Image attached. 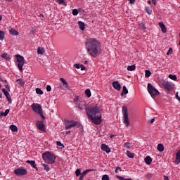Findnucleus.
Instances as JSON below:
<instances>
[{
	"label": "nucleus",
	"mask_w": 180,
	"mask_h": 180,
	"mask_svg": "<svg viewBox=\"0 0 180 180\" xmlns=\"http://www.w3.org/2000/svg\"><path fill=\"white\" fill-rule=\"evenodd\" d=\"M86 48L89 55L96 58L102 51V45L101 41L95 38H89L86 40Z\"/></svg>",
	"instance_id": "obj_1"
},
{
	"label": "nucleus",
	"mask_w": 180,
	"mask_h": 180,
	"mask_svg": "<svg viewBox=\"0 0 180 180\" xmlns=\"http://www.w3.org/2000/svg\"><path fill=\"white\" fill-rule=\"evenodd\" d=\"M76 105L80 110L86 109V113H102V112H103L98 105H91L86 108L85 101H81L80 103H76Z\"/></svg>",
	"instance_id": "obj_2"
},
{
	"label": "nucleus",
	"mask_w": 180,
	"mask_h": 180,
	"mask_svg": "<svg viewBox=\"0 0 180 180\" xmlns=\"http://www.w3.org/2000/svg\"><path fill=\"white\" fill-rule=\"evenodd\" d=\"M64 123L65 126V130H70V129H72V127H76V126H77V127L81 130H84V126L78 121L66 119L64 120Z\"/></svg>",
	"instance_id": "obj_3"
},
{
	"label": "nucleus",
	"mask_w": 180,
	"mask_h": 180,
	"mask_svg": "<svg viewBox=\"0 0 180 180\" xmlns=\"http://www.w3.org/2000/svg\"><path fill=\"white\" fill-rule=\"evenodd\" d=\"M87 116L94 124L99 125L102 123V115L99 113H87Z\"/></svg>",
	"instance_id": "obj_4"
},
{
	"label": "nucleus",
	"mask_w": 180,
	"mask_h": 180,
	"mask_svg": "<svg viewBox=\"0 0 180 180\" xmlns=\"http://www.w3.org/2000/svg\"><path fill=\"white\" fill-rule=\"evenodd\" d=\"M42 158L44 161L48 164H54L56 162V156L50 152L43 153Z\"/></svg>",
	"instance_id": "obj_5"
},
{
	"label": "nucleus",
	"mask_w": 180,
	"mask_h": 180,
	"mask_svg": "<svg viewBox=\"0 0 180 180\" xmlns=\"http://www.w3.org/2000/svg\"><path fill=\"white\" fill-rule=\"evenodd\" d=\"M18 70L20 72H23V65H25V58L19 54L15 55Z\"/></svg>",
	"instance_id": "obj_6"
},
{
	"label": "nucleus",
	"mask_w": 180,
	"mask_h": 180,
	"mask_svg": "<svg viewBox=\"0 0 180 180\" xmlns=\"http://www.w3.org/2000/svg\"><path fill=\"white\" fill-rule=\"evenodd\" d=\"M148 92L152 98L157 96V95H160V91H158V90H157L151 83L148 84Z\"/></svg>",
	"instance_id": "obj_7"
},
{
	"label": "nucleus",
	"mask_w": 180,
	"mask_h": 180,
	"mask_svg": "<svg viewBox=\"0 0 180 180\" xmlns=\"http://www.w3.org/2000/svg\"><path fill=\"white\" fill-rule=\"evenodd\" d=\"M162 85L163 86V89L166 92H169L170 91H172L175 88V84L171 82H167V81H163L162 82Z\"/></svg>",
	"instance_id": "obj_8"
},
{
	"label": "nucleus",
	"mask_w": 180,
	"mask_h": 180,
	"mask_svg": "<svg viewBox=\"0 0 180 180\" xmlns=\"http://www.w3.org/2000/svg\"><path fill=\"white\" fill-rule=\"evenodd\" d=\"M31 108L35 113H43V108H41V105L39 103L32 104Z\"/></svg>",
	"instance_id": "obj_9"
},
{
	"label": "nucleus",
	"mask_w": 180,
	"mask_h": 180,
	"mask_svg": "<svg viewBox=\"0 0 180 180\" xmlns=\"http://www.w3.org/2000/svg\"><path fill=\"white\" fill-rule=\"evenodd\" d=\"M14 174L18 176H22L23 175H26V174H27V171L23 167L18 168L14 170Z\"/></svg>",
	"instance_id": "obj_10"
},
{
	"label": "nucleus",
	"mask_w": 180,
	"mask_h": 180,
	"mask_svg": "<svg viewBox=\"0 0 180 180\" xmlns=\"http://www.w3.org/2000/svg\"><path fill=\"white\" fill-rule=\"evenodd\" d=\"M37 127H38L39 130L41 131H44L46 133L47 131L46 130V125L44 124V122L43 121H37L36 122Z\"/></svg>",
	"instance_id": "obj_11"
},
{
	"label": "nucleus",
	"mask_w": 180,
	"mask_h": 180,
	"mask_svg": "<svg viewBox=\"0 0 180 180\" xmlns=\"http://www.w3.org/2000/svg\"><path fill=\"white\" fill-rule=\"evenodd\" d=\"M123 123L125 127H129L130 126V120L129 119V114L124 113L123 115Z\"/></svg>",
	"instance_id": "obj_12"
},
{
	"label": "nucleus",
	"mask_w": 180,
	"mask_h": 180,
	"mask_svg": "<svg viewBox=\"0 0 180 180\" xmlns=\"http://www.w3.org/2000/svg\"><path fill=\"white\" fill-rule=\"evenodd\" d=\"M101 148L103 151L107 153V154L110 153V148H109V146L105 143L101 144Z\"/></svg>",
	"instance_id": "obj_13"
},
{
	"label": "nucleus",
	"mask_w": 180,
	"mask_h": 180,
	"mask_svg": "<svg viewBox=\"0 0 180 180\" xmlns=\"http://www.w3.org/2000/svg\"><path fill=\"white\" fill-rule=\"evenodd\" d=\"M112 86L114 89H116L117 91H120V89H122V85H120V84L117 81L112 82Z\"/></svg>",
	"instance_id": "obj_14"
},
{
	"label": "nucleus",
	"mask_w": 180,
	"mask_h": 180,
	"mask_svg": "<svg viewBox=\"0 0 180 180\" xmlns=\"http://www.w3.org/2000/svg\"><path fill=\"white\" fill-rule=\"evenodd\" d=\"M60 81L62 82L63 84V89H70V87L68 86V83L67 82V81L65 80L64 78L60 77Z\"/></svg>",
	"instance_id": "obj_15"
},
{
	"label": "nucleus",
	"mask_w": 180,
	"mask_h": 180,
	"mask_svg": "<svg viewBox=\"0 0 180 180\" xmlns=\"http://www.w3.org/2000/svg\"><path fill=\"white\" fill-rule=\"evenodd\" d=\"M2 91L6 97L7 101L11 103V94H9V92H8L6 89H3Z\"/></svg>",
	"instance_id": "obj_16"
},
{
	"label": "nucleus",
	"mask_w": 180,
	"mask_h": 180,
	"mask_svg": "<svg viewBox=\"0 0 180 180\" xmlns=\"http://www.w3.org/2000/svg\"><path fill=\"white\" fill-rule=\"evenodd\" d=\"M26 162L27 164H30L32 168H34V169H37V165L34 160H27Z\"/></svg>",
	"instance_id": "obj_17"
},
{
	"label": "nucleus",
	"mask_w": 180,
	"mask_h": 180,
	"mask_svg": "<svg viewBox=\"0 0 180 180\" xmlns=\"http://www.w3.org/2000/svg\"><path fill=\"white\" fill-rule=\"evenodd\" d=\"M159 26H160L162 33H167V27L164 25V22H159Z\"/></svg>",
	"instance_id": "obj_18"
},
{
	"label": "nucleus",
	"mask_w": 180,
	"mask_h": 180,
	"mask_svg": "<svg viewBox=\"0 0 180 180\" xmlns=\"http://www.w3.org/2000/svg\"><path fill=\"white\" fill-rule=\"evenodd\" d=\"M78 25H79L80 30H82V32H84V30H85V23H84L82 21H79Z\"/></svg>",
	"instance_id": "obj_19"
},
{
	"label": "nucleus",
	"mask_w": 180,
	"mask_h": 180,
	"mask_svg": "<svg viewBox=\"0 0 180 180\" xmlns=\"http://www.w3.org/2000/svg\"><path fill=\"white\" fill-rule=\"evenodd\" d=\"M129 94V90H127V88L126 86H123L122 87V92L121 93V96H124V95H127Z\"/></svg>",
	"instance_id": "obj_20"
},
{
	"label": "nucleus",
	"mask_w": 180,
	"mask_h": 180,
	"mask_svg": "<svg viewBox=\"0 0 180 180\" xmlns=\"http://www.w3.org/2000/svg\"><path fill=\"white\" fill-rule=\"evenodd\" d=\"M145 162L146 164H147V165H150V164L153 162V159L151 158V157L147 156L146 158H145Z\"/></svg>",
	"instance_id": "obj_21"
},
{
	"label": "nucleus",
	"mask_w": 180,
	"mask_h": 180,
	"mask_svg": "<svg viewBox=\"0 0 180 180\" xmlns=\"http://www.w3.org/2000/svg\"><path fill=\"white\" fill-rule=\"evenodd\" d=\"M176 162H177V164H180V149L176 153Z\"/></svg>",
	"instance_id": "obj_22"
},
{
	"label": "nucleus",
	"mask_w": 180,
	"mask_h": 180,
	"mask_svg": "<svg viewBox=\"0 0 180 180\" xmlns=\"http://www.w3.org/2000/svg\"><path fill=\"white\" fill-rule=\"evenodd\" d=\"M9 33L11 34V36H18V34H19V32L14 29H11Z\"/></svg>",
	"instance_id": "obj_23"
},
{
	"label": "nucleus",
	"mask_w": 180,
	"mask_h": 180,
	"mask_svg": "<svg viewBox=\"0 0 180 180\" xmlns=\"http://www.w3.org/2000/svg\"><path fill=\"white\" fill-rule=\"evenodd\" d=\"M157 149L158 151H160V153H162V151H164V145L162 143H159L158 145Z\"/></svg>",
	"instance_id": "obj_24"
},
{
	"label": "nucleus",
	"mask_w": 180,
	"mask_h": 180,
	"mask_svg": "<svg viewBox=\"0 0 180 180\" xmlns=\"http://www.w3.org/2000/svg\"><path fill=\"white\" fill-rule=\"evenodd\" d=\"M126 155H127V157H129V158H134V153H133L129 150H127Z\"/></svg>",
	"instance_id": "obj_25"
},
{
	"label": "nucleus",
	"mask_w": 180,
	"mask_h": 180,
	"mask_svg": "<svg viewBox=\"0 0 180 180\" xmlns=\"http://www.w3.org/2000/svg\"><path fill=\"white\" fill-rule=\"evenodd\" d=\"M16 82H18V85H20V86H23V85H25V81L22 80L21 79H18L16 80Z\"/></svg>",
	"instance_id": "obj_26"
},
{
	"label": "nucleus",
	"mask_w": 180,
	"mask_h": 180,
	"mask_svg": "<svg viewBox=\"0 0 180 180\" xmlns=\"http://www.w3.org/2000/svg\"><path fill=\"white\" fill-rule=\"evenodd\" d=\"M85 94L86 95L87 98H91V96H92V94L91 93V90L89 89H86L85 90Z\"/></svg>",
	"instance_id": "obj_27"
},
{
	"label": "nucleus",
	"mask_w": 180,
	"mask_h": 180,
	"mask_svg": "<svg viewBox=\"0 0 180 180\" xmlns=\"http://www.w3.org/2000/svg\"><path fill=\"white\" fill-rule=\"evenodd\" d=\"M10 129L11 131H18V127H16L15 124H12L10 126Z\"/></svg>",
	"instance_id": "obj_28"
},
{
	"label": "nucleus",
	"mask_w": 180,
	"mask_h": 180,
	"mask_svg": "<svg viewBox=\"0 0 180 180\" xmlns=\"http://www.w3.org/2000/svg\"><path fill=\"white\" fill-rule=\"evenodd\" d=\"M127 70H128V71H134V70H136V65H129Z\"/></svg>",
	"instance_id": "obj_29"
},
{
	"label": "nucleus",
	"mask_w": 180,
	"mask_h": 180,
	"mask_svg": "<svg viewBox=\"0 0 180 180\" xmlns=\"http://www.w3.org/2000/svg\"><path fill=\"white\" fill-rule=\"evenodd\" d=\"M37 53H38L39 54H41V55L44 54V49H43V48H41V47H39V48L37 49Z\"/></svg>",
	"instance_id": "obj_30"
},
{
	"label": "nucleus",
	"mask_w": 180,
	"mask_h": 180,
	"mask_svg": "<svg viewBox=\"0 0 180 180\" xmlns=\"http://www.w3.org/2000/svg\"><path fill=\"white\" fill-rule=\"evenodd\" d=\"M169 78L170 79H172L173 81H176V79H178V77L175 75H169Z\"/></svg>",
	"instance_id": "obj_31"
},
{
	"label": "nucleus",
	"mask_w": 180,
	"mask_h": 180,
	"mask_svg": "<svg viewBox=\"0 0 180 180\" xmlns=\"http://www.w3.org/2000/svg\"><path fill=\"white\" fill-rule=\"evenodd\" d=\"M44 171H46V172H49V171H50V167H49L46 164H43L42 165Z\"/></svg>",
	"instance_id": "obj_32"
},
{
	"label": "nucleus",
	"mask_w": 180,
	"mask_h": 180,
	"mask_svg": "<svg viewBox=\"0 0 180 180\" xmlns=\"http://www.w3.org/2000/svg\"><path fill=\"white\" fill-rule=\"evenodd\" d=\"M150 75H151V71L146 70L145 71V77H146V78H149Z\"/></svg>",
	"instance_id": "obj_33"
},
{
	"label": "nucleus",
	"mask_w": 180,
	"mask_h": 180,
	"mask_svg": "<svg viewBox=\"0 0 180 180\" xmlns=\"http://www.w3.org/2000/svg\"><path fill=\"white\" fill-rule=\"evenodd\" d=\"M5 39V32L0 30V40H4Z\"/></svg>",
	"instance_id": "obj_34"
},
{
	"label": "nucleus",
	"mask_w": 180,
	"mask_h": 180,
	"mask_svg": "<svg viewBox=\"0 0 180 180\" xmlns=\"http://www.w3.org/2000/svg\"><path fill=\"white\" fill-rule=\"evenodd\" d=\"M139 29L146 31V25H144V23L141 22V24H139Z\"/></svg>",
	"instance_id": "obj_35"
},
{
	"label": "nucleus",
	"mask_w": 180,
	"mask_h": 180,
	"mask_svg": "<svg viewBox=\"0 0 180 180\" xmlns=\"http://www.w3.org/2000/svg\"><path fill=\"white\" fill-rule=\"evenodd\" d=\"M91 171H92V169H86L85 171H84L81 175L82 176H85L86 175V174H88V172H91Z\"/></svg>",
	"instance_id": "obj_36"
},
{
	"label": "nucleus",
	"mask_w": 180,
	"mask_h": 180,
	"mask_svg": "<svg viewBox=\"0 0 180 180\" xmlns=\"http://www.w3.org/2000/svg\"><path fill=\"white\" fill-rule=\"evenodd\" d=\"M56 144L58 147H60V150H63V148H64V144L61 143L60 141H57Z\"/></svg>",
	"instance_id": "obj_37"
},
{
	"label": "nucleus",
	"mask_w": 180,
	"mask_h": 180,
	"mask_svg": "<svg viewBox=\"0 0 180 180\" xmlns=\"http://www.w3.org/2000/svg\"><path fill=\"white\" fill-rule=\"evenodd\" d=\"M58 3L59 5H64L65 6H67V3L64 0H58Z\"/></svg>",
	"instance_id": "obj_38"
},
{
	"label": "nucleus",
	"mask_w": 180,
	"mask_h": 180,
	"mask_svg": "<svg viewBox=\"0 0 180 180\" xmlns=\"http://www.w3.org/2000/svg\"><path fill=\"white\" fill-rule=\"evenodd\" d=\"M146 13H148V15H151V13H153V10H151V8H150L149 7H147L146 8Z\"/></svg>",
	"instance_id": "obj_39"
},
{
	"label": "nucleus",
	"mask_w": 180,
	"mask_h": 180,
	"mask_svg": "<svg viewBox=\"0 0 180 180\" xmlns=\"http://www.w3.org/2000/svg\"><path fill=\"white\" fill-rule=\"evenodd\" d=\"M35 91L38 95H43V91L40 89V88H37Z\"/></svg>",
	"instance_id": "obj_40"
},
{
	"label": "nucleus",
	"mask_w": 180,
	"mask_h": 180,
	"mask_svg": "<svg viewBox=\"0 0 180 180\" xmlns=\"http://www.w3.org/2000/svg\"><path fill=\"white\" fill-rule=\"evenodd\" d=\"M1 57L4 58V60H8L9 58V55L8 53L1 54Z\"/></svg>",
	"instance_id": "obj_41"
},
{
	"label": "nucleus",
	"mask_w": 180,
	"mask_h": 180,
	"mask_svg": "<svg viewBox=\"0 0 180 180\" xmlns=\"http://www.w3.org/2000/svg\"><path fill=\"white\" fill-rule=\"evenodd\" d=\"M117 178L120 180H133L131 179H124V177H122V176H117Z\"/></svg>",
	"instance_id": "obj_42"
},
{
	"label": "nucleus",
	"mask_w": 180,
	"mask_h": 180,
	"mask_svg": "<svg viewBox=\"0 0 180 180\" xmlns=\"http://www.w3.org/2000/svg\"><path fill=\"white\" fill-rule=\"evenodd\" d=\"M101 180H109V175L104 174L101 179Z\"/></svg>",
	"instance_id": "obj_43"
},
{
	"label": "nucleus",
	"mask_w": 180,
	"mask_h": 180,
	"mask_svg": "<svg viewBox=\"0 0 180 180\" xmlns=\"http://www.w3.org/2000/svg\"><path fill=\"white\" fill-rule=\"evenodd\" d=\"M75 174H76V176H79V175H81V169H77L75 171Z\"/></svg>",
	"instance_id": "obj_44"
},
{
	"label": "nucleus",
	"mask_w": 180,
	"mask_h": 180,
	"mask_svg": "<svg viewBox=\"0 0 180 180\" xmlns=\"http://www.w3.org/2000/svg\"><path fill=\"white\" fill-rule=\"evenodd\" d=\"M154 122H155V118H153L151 120H148L147 121V123H149L150 124H151L154 123Z\"/></svg>",
	"instance_id": "obj_45"
},
{
	"label": "nucleus",
	"mask_w": 180,
	"mask_h": 180,
	"mask_svg": "<svg viewBox=\"0 0 180 180\" xmlns=\"http://www.w3.org/2000/svg\"><path fill=\"white\" fill-rule=\"evenodd\" d=\"M72 15H73L74 16H77V15H78V10H77V9H74V10L72 11Z\"/></svg>",
	"instance_id": "obj_46"
},
{
	"label": "nucleus",
	"mask_w": 180,
	"mask_h": 180,
	"mask_svg": "<svg viewBox=\"0 0 180 180\" xmlns=\"http://www.w3.org/2000/svg\"><path fill=\"white\" fill-rule=\"evenodd\" d=\"M131 146V145L130 144V143L127 142L124 143L125 148H130Z\"/></svg>",
	"instance_id": "obj_47"
},
{
	"label": "nucleus",
	"mask_w": 180,
	"mask_h": 180,
	"mask_svg": "<svg viewBox=\"0 0 180 180\" xmlns=\"http://www.w3.org/2000/svg\"><path fill=\"white\" fill-rule=\"evenodd\" d=\"M122 113H127V107H122Z\"/></svg>",
	"instance_id": "obj_48"
},
{
	"label": "nucleus",
	"mask_w": 180,
	"mask_h": 180,
	"mask_svg": "<svg viewBox=\"0 0 180 180\" xmlns=\"http://www.w3.org/2000/svg\"><path fill=\"white\" fill-rule=\"evenodd\" d=\"M6 116H8V113H0L1 119H2V117H6Z\"/></svg>",
	"instance_id": "obj_49"
},
{
	"label": "nucleus",
	"mask_w": 180,
	"mask_h": 180,
	"mask_svg": "<svg viewBox=\"0 0 180 180\" xmlns=\"http://www.w3.org/2000/svg\"><path fill=\"white\" fill-rule=\"evenodd\" d=\"M79 96H77L76 97H75L74 102L75 103H77V102H79Z\"/></svg>",
	"instance_id": "obj_50"
},
{
	"label": "nucleus",
	"mask_w": 180,
	"mask_h": 180,
	"mask_svg": "<svg viewBox=\"0 0 180 180\" xmlns=\"http://www.w3.org/2000/svg\"><path fill=\"white\" fill-rule=\"evenodd\" d=\"M118 171H122V169L120 168V167H117L116 169H115V174H117L119 172Z\"/></svg>",
	"instance_id": "obj_51"
},
{
	"label": "nucleus",
	"mask_w": 180,
	"mask_h": 180,
	"mask_svg": "<svg viewBox=\"0 0 180 180\" xmlns=\"http://www.w3.org/2000/svg\"><path fill=\"white\" fill-rule=\"evenodd\" d=\"M167 56H169L170 54H172V49L169 48L167 53Z\"/></svg>",
	"instance_id": "obj_52"
},
{
	"label": "nucleus",
	"mask_w": 180,
	"mask_h": 180,
	"mask_svg": "<svg viewBox=\"0 0 180 180\" xmlns=\"http://www.w3.org/2000/svg\"><path fill=\"white\" fill-rule=\"evenodd\" d=\"M74 67H75V68L77 70H79V68H81V64H75Z\"/></svg>",
	"instance_id": "obj_53"
},
{
	"label": "nucleus",
	"mask_w": 180,
	"mask_h": 180,
	"mask_svg": "<svg viewBox=\"0 0 180 180\" xmlns=\"http://www.w3.org/2000/svg\"><path fill=\"white\" fill-rule=\"evenodd\" d=\"M46 91H47V92H50L51 91V85H48L46 86Z\"/></svg>",
	"instance_id": "obj_54"
},
{
	"label": "nucleus",
	"mask_w": 180,
	"mask_h": 180,
	"mask_svg": "<svg viewBox=\"0 0 180 180\" xmlns=\"http://www.w3.org/2000/svg\"><path fill=\"white\" fill-rule=\"evenodd\" d=\"M80 68H81V71H84V70L86 69V68H85V66H84V65H81Z\"/></svg>",
	"instance_id": "obj_55"
},
{
	"label": "nucleus",
	"mask_w": 180,
	"mask_h": 180,
	"mask_svg": "<svg viewBox=\"0 0 180 180\" xmlns=\"http://www.w3.org/2000/svg\"><path fill=\"white\" fill-rule=\"evenodd\" d=\"M9 112H10V110L7 109V110H5L4 112H3L2 111H0V113H9Z\"/></svg>",
	"instance_id": "obj_56"
},
{
	"label": "nucleus",
	"mask_w": 180,
	"mask_h": 180,
	"mask_svg": "<svg viewBox=\"0 0 180 180\" xmlns=\"http://www.w3.org/2000/svg\"><path fill=\"white\" fill-rule=\"evenodd\" d=\"M5 88H6V89H8V91H11V89L9 88L8 85H6Z\"/></svg>",
	"instance_id": "obj_57"
},
{
	"label": "nucleus",
	"mask_w": 180,
	"mask_h": 180,
	"mask_svg": "<svg viewBox=\"0 0 180 180\" xmlns=\"http://www.w3.org/2000/svg\"><path fill=\"white\" fill-rule=\"evenodd\" d=\"M79 180H84V176H82V174H80V176L79 178Z\"/></svg>",
	"instance_id": "obj_58"
},
{
	"label": "nucleus",
	"mask_w": 180,
	"mask_h": 180,
	"mask_svg": "<svg viewBox=\"0 0 180 180\" xmlns=\"http://www.w3.org/2000/svg\"><path fill=\"white\" fill-rule=\"evenodd\" d=\"M175 96H176V98L177 100H179V99L180 98L179 96H178V92L176 93Z\"/></svg>",
	"instance_id": "obj_59"
},
{
	"label": "nucleus",
	"mask_w": 180,
	"mask_h": 180,
	"mask_svg": "<svg viewBox=\"0 0 180 180\" xmlns=\"http://www.w3.org/2000/svg\"><path fill=\"white\" fill-rule=\"evenodd\" d=\"M153 5H157V0H152Z\"/></svg>",
	"instance_id": "obj_60"
},
{
	"label": "nucleus",
	"mask_w": 180,
	"mask_h": 180,
	"mask_svg": "<svg viewBox=\"0 0 180 180\" xmlns=\"http://www.w3.org/2000/svg\"><path fill=\"white\" fill-rule=\"evenodd\" d=\"M147 176H148V179H151V176H152L151 174H148Z\"/></svg>",
	"instance_id": "obj_61"
},
{
	"label": "nucleus",
	"mask_w": 180,
	"mask_h": 180,
	"mask_svg": "<svg viewBox=\"0 0 180 180\" xmlns=\"http://www.w3.org/2000/svg\"><path fill=\"white\" fill-rule=\"evenodd\" d=\"M40 116H41V117L43 120L46 119V117H44V115H43V113H40Z\"/></svg>",
	"instance_id": "obj_62"
},
{
	"label": "nucleus",
	"mask_w": 180,
	"mask_h": 180,
	"mask_svg": "<svg viewBox=\"0 0 180 180\" xmlns=\"http://www.w3.org/2000/svg\"><path fill=\"white\" fill-rule=\"evenodd\" d=\"M165 180H169V178L167 176H164Z\"/></svg>",
	"instance_id": "obj_63"
},
{
	"label": "nucleus",
	"mask_w": 180,
	"mask_h": 180,
	"mask_svg": "<svg viewBox=\"0 0 180 180\" xmlns=\"http://www.w3.org/2000/svg\"><path fill=\"white\" fill-rule=\"evenodd\" d=\"M130 4H134L136 2V0H129Z\"/></svg>",
	"instance_id": "obj_64"
}]
</instances>
